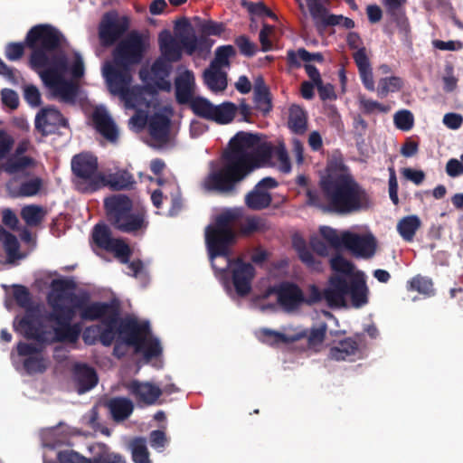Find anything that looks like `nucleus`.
Returning a JSON list of instances; mask_svg holds the SVG:
<instances>
[{"mask_svg":"<svg viewBox=\"0 0 463 463\" xmlns=\"http://www.w3.org/2000/svg\"><path fill=\"white\" fill-rule=\"evenodd\" d=\"M260 135L240 131L232 137L222 155V165L212 170L202 183L207 192L234 194L237 185L249 175L250 153L260 142Z\"/></svg>","mask_w":463,"mask_h":463,"instance_id":"nucleus-1","label":"nucleus"},{"mask_svg":"<svg viewBox=\"0 0 463 463\" xmlns=\"http://www.w3.org/2000/svg\"><path fill=\"white\" fill-rule=\"evenodd\" d=\"M32 50L30 65L33 69L50 65L39 75L43 84L49 89L52 98H58L66 103L74 102L78 94V85L72 80H66L64 75L70 72L73 79H80L84 75V62L80 54L74 53L73 62L70 66L67 55L63 52L50 59L47 51L38 47Z\"/></svg>","mask_w":463,"mask_h":463,"instance_id":"nucleus-2","label":"nucleus"},{"mask_svg":"<svg viewBox=\"0 0 463 463\" xmlns=\"http://www.w3.org/2000/svg\"><path fill=\"white\" fill-rule=\"evenodd\" d=\"M322 197L317 191L307 192V203L324 212L346 215L359 211L366 196L364 189L344 173H328L319 182Z\"/></svg>","mask_w":463,"mask_h":463,"instance_id":"nucleus-3","label":"nucleus"},{"mask_svg":"<svg viewBox=\"0 0 463 463\" xmlns=\"http://www.w3.org/2000/svg\"><path fill=\"white\" fill-rule=\"evenodd\" d=\"M109 223L118 231L134 236L143 234L147 226L146 212L134 210L131 199L126 194H114L104 200Z\"/></svg>","mask_w":463,"mask_h":463,"instance_id":"nucleus-4","label":"nucleus"},{"mask_svg":"<svg viewBox=\"0 0 463 463\" xmlns=\"http://www.w3.org/2000/svg\"><path fill=\"white\" fill-rule=\"evenodd\" d=\"M326 293L327 306L331 308L345 307L346 296H350L352 305L356 308L368 302V288L362 271L354 274L349 281L342 275L331 276Z\"/></svg>","mask_w":463,"mask_h":463,"instance_id":"nucleus-5","label":"nucleus"},{"mask_svg":"<svg viewBox=\"0 0 463 463\" xmlns=\"http://www.w3.org/2000/svg\"><path fill=\"white\" fill-rule=\"evenodd\" d=\"M240 214L236 211H226L219 214L213 225L205 230V242L212 266L216 257H228L230 247L235 242L236 232L232 227Z\"/></svg>","mask_w":463,"mask_h":463,"instance_id":"nucleus-6","label":"nucleus"},{"mask_svg":"<svg viewBox=\"0 0 463 463\" xmlns=\"http://www.w3.org/2000/svg\"><path fill=\"white\" fill-rule=\"evenodd\" d=\"M74 299V312H80V317L83 321L100 320L102 325H117L122 319L120 317V304L114 299L110 302L90 301L87 292L80 295H72Z\"/></svg>","mask_w":463,"mask_h":463,"instance_id":"nucleus-7","label":"nucleus"},{"mask_svg":"<svg viewBox=\"0 0 463 463\" xmlns=\"http://www.w3.org/2000/svg\"><path fill=\"white\" fill-rule=\"evenodd\" d=\"M148 330L149 323L147 321L139 322L133 317L121 319L116 328L118 338L114 345L113 354L118 358H122L127 354L129 346L134 347L136 354H140Z\"/></svg>","mask_w":463,"mask_h":463,"instance_id":"nucleus-8","label":"nucleus"},{"mask_svg":"<svg viewBox=\"0 0 463 463\" xmlns=\"http://www.w3.org/2000/svg\"><path fill=\"white\" fill-rule=\"evenodd\" d=\"M103 76L106 80L108 89L112 95L120 96L126 104L134 107L131 103L136 99V93L130 90L132 81L131 67L127 65H118L114 62H107L102 69Z\"/></svg>","mask_w":463,"mask_h":463,"instance_id":"nucleus-9","label":"nucleus"},{"mask_svg":"<svg viewBox=\"0 0 463 463\" xmlns=\"http://www.w3.org/2000/svg\"><path fill=\"white\" fill-rule=\"evenodd\" d=\"M193 113L201 118L213 121L220 125L231 123L237 114V105L231 101L220 105L213 104L203 97H195L189 104Z\"/></svg>","mask_w":463,"mask_h":463,"instance_id":"nucleus-10","label":"nucleus"},{"mask_svg":"<svg viewBox=\"0 0 463 463\" xmlns=\"http://www.w3.org/2000/svg\"><path fill=\"white\" fill-rule=\"evenodd\" d=\"M98 158L89 153H80L71 159L73 175L88 183L87 190L95 192L102 187L104 175L98 172Z\"/></svg>","mask_w":463,"mask_h":463,"instance_id":"nucleus-11","label":"nucleus"},{"mask_svg":"<svg viewBox=\"0 0 463 463\" xmlns=\"http://www.w3.org/2000/svg\"><path fill=\"white\" fill-rule=\"evenodd\" d=\"M144 52L145 44L141 34L132 32L114 49L113 61L118 65L131 67L141 62Z\"/></svg>","mask_w":463,"mask_h":463,"instance_id":"nucleus-12","label":"nucleus"},{"mask_svg":"<svg viewBox=\"0 0 463 463\" xmlns=\"http://www.w3.org/2000/svg\"><path fill=\"white\" fill-rule=\"evenodd\" d=\"M346 43L351 50H355L353 53V59L357 66L359 76L364 88L369 91H374L375 83L370 59L366 48L363 46L359 33L350 32L347 34Z\"/></svg>","mask_w":463,"mask_h":463,"instance_id":"nucleus-13","label":"nucleus"},{"mask_svg":"<svg viewBox=\"0 0 463 463\" xmlns=\"http://www.w3.org/2000/svg\"><path fill=\"white\" fill-rule=\"evenodd\" d=\"M92 239L95 244L107 251L113 252L122 263H128L132 250L122 239H115L106 224L98 223L94 226Z\"/></svg>","mask_w":463,"mask_h":463,"instance_id":"nucleus-14","label":"nucleus"},{"mask_svg":"<svg viewBox=\"0 0 463 463\" xmlns=\"http://www.w3.org/2000/svg\"><path fill=\"white\" fill-rule=\"evenodd\" d=\"M74 317V309H68L61 313H49L48 320L56 325L53 327L54 340L56 342L74 344L79 340L81 326L80 323L71 324Z\"/></svg>","mask_w":463,"mask_h":463,"instance_id":"nucleus-15","label":"nucleus"},{"mask_svg":"<svg viewBox=\"0 0 463 463\" xmlns=\"http://www.w3.org/2000/svg\"><path fill=\"white\" fill-rule=\"evenodd\" d=\"M61 40L62 34L50 24L35 25L28 31L25 36L27 47L30 49L38 47L49 52L57 50Z\"/></svg>","mask_w":463,"mask_h":463,"instance_id":"nucleus-16","label":"nucleus"},{"mask_svg":"<svg viewBox=\"0 0 463 463\" xmlns=\"http://www.w3.org/2000/svg\"><path fill=\"white\" fill-rule=\"evenodd\" d=\"M128 17H119L116 12L106 13L99 25V38L102 46H112L128 31Z\"/></svg>","mask_w":463,"mask_h":463,"instance_id":"nucleus-17","label":"nucleus"},{"mask_svg":"<svg viewBox=\"0 0 463 463\" xmlns=\"http://www.w3.org/2000/svg\"><path fill=\"white\" fill-rule=\"evenodd\" d=\"M75 283L71 279H58L51 283V292L47 297V303L52 308L51 312H65L68 309H74V293L68 292L73 289Z\"/></svg>","mask_w":463,"mask_h":463,"instance_id":"nucleus-18","label":"nucleus"},{"mask_svg":"<svg viewBox=\"0 0 463 463\" xmlns=\"http://www.w3.org/2000/svg\"><path fill=\"white\" fill-rule=\"evenodd\" d=\"M363 335L345 337L328 349L327 358L336 362H354L364 357Z\"/></svg>","mask_w":463,"mask_h":463,"instance_id":"nucleus-19","label":"nucleus"},{"mask_svg":"<svg viewBox=\"0 0 463 463\" xmlns=\"http://www.w3.org/2000/svg\"><path fill=\"white\" fill-rule=\"evenodd\" d=\"M229 267L236 294L241 298L250 295L252 289V280L256 274L253 265L243 261L241 258H237L229 260Z\"/></svg>","mask_w":463,"mask_h":463,"instance_id":"nucleus-20","label":"nucleus"},{"mask_svg":"<svg viewBox=\"0 0 463 463\" xmlns=\"http://www.w3.org/2000/svg\"><path fill=\"white\" fill-rule=\"evenodd\" d=\"M344 247L357 258L371 259L375 254L377 242L371 233L361 235L345 231L344 232Z\"/></svg>","mask_w":463,"mask_h":463,"instance_id":"nucleus-21","label":"nucleus"},{"mask_svg":"<svg viewBox=\"0 0 463 463\" xmlns=\"http://www.w3.org/2000/svg\"><path fill=\"white\" fill-rule=\"evenodd\" d=\"M68 120L63 115L54 108H43L35 117V129L43 137H47L56 133L61 128L68 127Z\"/></svg>","mask_w":463,"mask_h":463,"instance_id":"nucleus-22","label":"nucleus"},{"mask_svg":"<svg viewBox=\"0 0 463 463\" xmlns=\"http://www.w3.org/2000/svg\"><path fill=\"white\" fill-rule=\"evenodd\" d=\"M269 292L277 295L279 304L287 311L296 310L303 304L304 294L295 283L282 282L269 288Z\"/></svg>","mask_w":463,"mask_h":463,"instance_id":"nucleus-23","label":"nucleus"},{"mask_svg":"<svg viewBox=\"0 0 463 463\" xmlns=\"http://www.w3.org/2000/svg\"><path fill=\"white\" fill-rule=\"evenodd\" d=\"M126 388L137 403L145 405L155 404L163 393L159 386L148 382L142 383L138 380L130 381L126 384Z\"/></svg>","mask_w":463,"mask_h":463,"instance_id":"nucleus-24","label":"nucleus"},{"mask_svg":"<svg viewBox=\"0 0 463 463\" xmlns=\"http://www.w3.org/2000/svg\"><path fill=\"white\" fill-rule=\"evenodd\" d=\"M117 325L97 324L87 326L82 333V339L88 345L99 342L104 346H110L116 339Z\"/></svg>","mask_w":463,"mask_h":463,"instance_id":"nucleus-25","label":"nucleus"},{"mask_svg":"<svg viewBox=\"0 0 463 463\" xmlns=\"http://www.w3.org/2000/svg\"><path fill=\"white\" fill-rule=\"evenodd\" d=\"M175 99L180 105H189L194 97V76L191 71H185L175 80Z\"/></svg>","mask_w":463,"mask_h":463,"instance_id":"nucleus-26","label":"nucleus"},{"mask_svg":"<svg viewBox=\"0 0 463 463\" xmlns=\"http://www.w3.org/2000/svg\"><path fill=\"white\" fill-rule=\"evenodd\" d=\"M406 4L407 0H383L386 14L403 33L410 30V24L406 15Z\"/></svg>","mask_w":463,"mask_h":463,"instance_id":"nucleus-27","label":"nucleus"},{"mask_svg":"<svg viewBox=\"0 0 463 463\" xmlns=\"http://www.w3.org/2000/svg\"><path fill=\"white\" fill-rule=\"evenodd\" d=\"M92 121L97 131L107 140L111 143L118 141V130L106 110L95 109L92 113Z\"/></svg>","mask_w":463,"mask_h":463,"instance_id":"nucleus-28","label":"nucleus"},{"mask_svg":"<svg viewBox=\"0 0 463 463\" xmlns=\"http://www.w3.org/2000/svg\"><path fill=\"white\" fill-rule=\"evenodd\" d=\"M172 70L171 62L163 58H157L153 62L150 68L151 80L158 90L167 92L171 90L172 85L168 78Z\"/></svg>","mask_w":463,"mask_h":463,"instance_id":"nucleus-29","label":"nucleus"},{"mask_svg":"<svg viewBox=\"0 0 463 463\" xmlns=\"http://www.w3.org/2000/svg\"><path fill=\"white\" fill-rule=\"evenodd\" d=\"M203 79L207 88L214 93L222 92L228 85L227 72L221 69L208 66L203 73Z\"/></svg>","mask_w":463,"mask_h":463,"instance_id":"nucleus-30","label":"nucleus"},{"mask_svg":"<svg viewBox=\"0 0 463 463\" xmlns=\"http://www.w3.org/2000/svg\"><path fill=\"white\" fill-rule=\"evenodd\" d=\"M74 379L80 393L90 391L98 383V376L95 370L87 364L75 365Z\"/></svg>","mask_w":463,"mask_h":463,"instance_id":"nucleus-31","label":"nucleus"},{"mask_svg":"<svg viewBox=\"0 0 463 463\" xmlns=\"http://www.w3.org/2000/svg\"><path fill=\"white\" fill-rule=\"evenodd\" d=\"M170 119L162 113H155L148 121V131L151 137L159 142H165L168 138Z\"/></svg>","mask_w":463,"mask_h":463,"instance_id":"nucleus-32","label":"nucleus"},{"mask_svg":"<svg viewBox=\"0 0 463 463\" xmlns=\"http://www.w3.org/2000/svg\"><path fill=\"white\" fill-rule=\"evenodd\" d=\"M275 147L268 142H260L250 153L249 174L261 165L268 164L273 157Z\"/></svg>","mask_w":463,"mask_h":463,"instance_id":"nucleus-33","label":"nucleus"},{"mask_svg":"<svg viewBox=\"0 0 463 463\" xmlns=\"http://www.w3.org/2000/svg\"><path fill=\"white\" fill-rule=\"evenodd\" d=\"M107 407L115 421L125 420L131 415L134 410L133 402L125 397L110 399L107 403Z\"/></svg>","mask_w":463,"mask_h":463,"instance_id":"nucleus-34","label":"nucleus"},{"mask_svg":"<svg viewBox=\"0 0 463 463\" xmlns=\"http://www.w3.org/2000/svg\"><path fill=\"white\" fill-rule=\"evenodd\" d=\"M310 62L312 61L322 63L324 56L321 52H309L305 48H299L298 51L288 50L287 52V62L290 68H300L301 62Z\"/></svg>","mask_w":463,"mask_h":463,"instance_id":"nucleus-35","label":"nucleus"},{"mask_svg":"<svg viewBox=\"0 0 463 463\" xmlns=\"http://www.w3.org/2000/svg\"><path fill=\"white\" fill-rule=\"evenodd\" d=\"M104 184L102 187L109 186L112 191L128 190L133 187L135 184L134 177L127 171L104 175Z\"/></svg>","mask_w":463,"mask_h":463,"instance_id":"nucleus-36","label":"nucleus"},{"mask_svg":"<svg viewBox=\"0 0 463 463\" xmlns=\"http://www.w3.org/2000/svg\"><path fill=\"white\" fill-rule=\"evenodd\" d=\"M272 202L271 194L267 191H261L257 186L249 192L245 196V204L254 211H260L268 208Z\"/></svg>","mask_w":463,"mask_h":463,"instance_id":"nucleus-37","label":"nucleus"},{"mask_svg":"<svg viewBox=\"0 0 463 463\" xmlns=\"http://www.w3.org/2000/svg\"><path fill=\"white\" fill-rule=\"evenodd\" d=\"M420 225V219L417 215H409L399 221L397 231L404 241H412Z\"/></svg>","mask_w":463,"mask_h":463,"instance_id":"nucleus-38","label":"nucleus"},{"mask_svg":"<svg viewBox=\"0 0 463 463\" xmlns=\"http://www.w3.org/2000/svg\"><path fill=\"white\" fill-rule=\"evenodd\" d=\"M294 247L298 252L299 260L307 269L317 272L324 269L322 261L313 255L312 251L307 247L304 241H301L299 243L295 242Z\"/></svg>","mask_w":463,"mask_h":463,"instance_id":"nucleus-39","label":"nucleus"},{"mask_svg":"<svg viewBox=\"0 0 463 463\" xmlns=\"http://www.w3.org/2000/svg\"><path fill=\"white\" fill-rule=\"evenodd\" d=\"M288 125L296 134H303L307 130V115L299 106L292 105L289 108Z\"/></svg>","mask_w":463,"mask_h":463,"instance_id":"nucleus-40","label":"nucleus"},{"mask_svg":"<svg viewBox=\"0 0 463 463\" xmlns=\"http://www.w3.org/2000/svg\"><path fill=\"white\" fill-rule=\"evenodd\" d=\"M235 55L236 50L232 45L219 46L215 50L214 58L210 62V66H212L213 69L215 67L221 70H222V68H230V59Z\"/></svg>","mask_w":463,"mask_h":463,"instance_id":"nucleus-41","label":"nucleus"},{"mask_svg":"<svg viewBox=\"0 0 463 463\" xmlns=\"http://www.w3.org/2000/svg\"><path fill=\"white\" fill-rule=\"evenodd\" d=\"M20 214L28 226L35 227L43 221L46 211L40 205L30 204L23 207Z\"/></svg>","mask_w":463,"mask_h":463,"instance_id":"nucleus-42","label":"nucleus"},{"mask_svg":"<svg viewBox=\"0 0 463 463\" xmlns=\"http://www.w3.org/2000/svg\"><path fill=\"white\" fill-rule=\"evenodd\" d=\"M260 340L269 345H277L279 344L284 343L288 344L292 343L298 339H299L301 336H303L302 334L298 335V336L289 337L287 335L271 330L269 328H262L260 331Z\"/></svg>","mask_w":463,"mask_h":463,"instance_id":"nucleus-43","label":"nucleus"},{"mask_svg":"<svg viewBox=\"0 0 463 463\" xmlns=\"http://www.w3.org/2000/svg\"><path fill=\"white\" fill-rule=\"evenodd\" d=\"M407 289L409 291H417L427 297L433 296L435 292L432 280L420 274L414 276L407 282Z\"/></svg>","mask_w":463,"mask_h":463,"instance_id":"nucleus-44","label":"nucleus"},{"mask_svg":"<svg viewBox=\"0 0 463 463\" xmlns=\"http://www.w3.org/2000/svg\"><path fill=\"white\" fill-rule=\"evenodd\" d=\"M269 229L267 220L260 216H248L241 224L240 231L242 235L249 236L255 232H265Z\"/></svg>","mask_w":463,"mask_h":463,"instance_id":"nucleus-45","label":"nucleus"},{"mask_svg":"<svg viewBox=\"0 0 463 463\" xmlns=\"http://www.w3.org/2000/svg\"><path fill=\"white\" fill-rule=\"evenodd\" d=\"M403 87V80L397 76L382 78L378 82L377 95L385 98L389 92L400 91Z\"/></svg>","mask_w":463,"mask_h":463,"instance_id":"nucleus-46","label":"nucleus"},{"mask_svg":"<svg viewBox=\"0 0 463 463\" xmlns=\"http://www.w3.org/2000/svg\"><path fill=\"white\" fill-rule=\"evenodd\" d=\"M132 459L135 463H150L146 440L136 438L131 443Z\"/></svg>","mask_w":463,"mask_h":463,"instance_id":"nucleus-47","label":"nucleus"},{"mask_svg":"<svg viewBox=\"0 0 463 463\" xmlns=\"http://www.w3.org/2000/svg\"><path fill=\"white\" fill-rule=\"evenodd\" d=\"M151 330H148V333L145 336L144 344L142 345V351L144 357L149 361L153 358L158 357L162 354V347L160 342L156 338H147L150 335Z\"/></svg>","mask_w":463,"mask_h":463,"instance_id":"nucleus-48","label":"nucleus"},{"mask_svg":"<svg viewBox=\"0 0 463 463\" xmlns=\"http://www.w3.org/2000/svg\"><path fill=\"white\" fill-rule=\"evenodd\" d=\"M60 463H99V458H86L74 450H61L57 454Z\"/></svg>","mask_w":463,"mask_h":463,"instance_id":"nucleus-49","label":"nucleus"},{"mask_svg":"<svg viewBox=\"0 0 463 463\" xmlns=\"http://www.w3.org/2000/svg\"><path fill=\"white\" fill-rule=\"evenodd\" d=\"M329 263L332 270L343 275H352L354 269V263L346 260L341 254H335L330 259Z\"/></svg>","mask_w":463,"mask_h":463,"instance_id":"nucleus-50","label":"nucleus"},{"mask_svg":"<svg viewBox=\"0 0 463 463\" xmlns=\"http://www.w3.org/2000/svg\"><path fill=\"white\" fill-rule=\"evenodd\" d=\"M23 365L28 374L43 373L47 369L45 359L38 354L26 357Z\"/></svg>","mask_w":463,"mask_h":463,"instance_id":"nucleus-51","label":"nucleus"},{"mask_svg":"<svg viewBox=\"0 0 463 463\" xmlns=\"http://www.w3.org/2000/svg\"><path fill=\"white\" fill-rule=\"evenodd\" d=\"M19 327L24 329V336L27 339H33L40 343L45 341L43 332L39 327H37L31 319L23 317L19 321Z\"/></svg>","mask_w":463,"mask_h":463,"instance_id":"nucleus-52","label":"nucleus"},{"mask_svg":"<svg viewBox=\"0 0 463 463\" xmlns=\"http://www.w3.org/2000/svg\"><path fill=\"white\" fill-rule=\"evenodd\" d=\"M254 101L259 109L263 113H269L272 109L269 91L264 85L256 86L254 90Z\"/></svg>","mask_w":463,"mask_h":463,"instance_id":"nucleus-53","label":"nucleus"},{"mask_svg":"<svg viewBox=\"0 0 463 463\" xmlns=\"http://www.w3.org/2000/svg\"><path fill=\"white\" fill-rule=\"evenodd\" d=\"M326 334V325L322 324L318 327H312L307 334V345L310 349L318 351L317 347L320 346Z\"/></svg>","mask_w":463,"mask_h":463,"instance_id":"nucleus-54","label":"nucleus"},{"mask_svg":"<svg viewBox=\"0 0 463 463\" xmlns=\"http://www.w3.org/2000/svg\"><path fill=\"white\" fill-rule=\"evenodd\" d=\"M33 165V159L30 156H18L7 161L5 170L10 174L18 173Z\"/></svg>","mask_w":463,"mask_h":463,"instance_id":"nucleus-55","label":"nucleus"},{"mask_svg":"<svg viewBox=\"0 0 463 463\" xmlns=\"http://www.w3.org/2000/svg\"><path fill=\"white\" fill-rule=\"evenodd\" d=\"M321 236L333 247H344V232L339 235L335 229L324 226L320 228Z\"/></svg>","mask_w":463,"mask_h":463,"instance_id":"nucleus-56","label":"nucleus"},{"mask_svg":"<svg viewBox=\"0 0 463 463\" xmlns=\"http://www.w3.org/2000/svg\"><path fill=\"white\" fill-rule=\"evenodd\" d=\"M393 120L396 128L403 131L411 130L414 124L412 113L406 109L396 112Z\"/></svg>","mask_w":463,"mask_h":463,"instance_id":"nucleus-57","label":"nucleus"},{"mask_svg":"<svg viewBox=\"0 0 463 463\" xmlns=\"http://www.w3.org/2000/svg\"><path fill=\"white\" fill-rule=\"evenodd\" d=\"M27 46L25 41L24 43L11 42L5 47V56L8 61H19L24 55V50Z\"/></svg>","mask_w":463,"mask_h":463,"instance_id":"nucleus-58","label":"nucleus"},{"mask_svg":"<svg viewBox=\"0 0 463 463\" xmlns=\"http://www.w3.org/2000/svg\"><path fill=\"white\" fill-rule=\"evenodd\" d=\"M326 290L327 288H326L323 291L319 289V288L314 284L310 285L308 287V292L307 296H304L303 304H306L307 306H313L319 302H321L323 299H325L327 302L326 298Z\"/></svg>","mask_w":463,"mask_h":463,"instance_id":"nucleus-59","label":"nucleus"},{"mask_svg":"<svg viewBox=\"0 0 463 463\" xmlns=\"http://www.w3.org/2000/svg\"><path fill=\"white\" fill-rule=\"evenodd\" d=\"M13 296L16 304L21 307H28L32 299L29 289L23 285H14Z\"/></svg>","mask_w":463,"mask_h":463,"instance_id":"nucleus-60","label":"nucleus"},{"mask_svg":"<svg viewBox=\"0 0 463 463\" xmlns=\"http://www.w3.org/2000/svg\"><path fill=\"white\" fill-rule=\"evenodd\" d=\"M359 103H360V107H361L362 110L365 114H373L375 111H379V112H383V113H386L389 111L388 106L383 105L378 101H375V100H373L370 99H366L364 96H361L359 98Z\"/></svg>","mask_w":463,"mask_h":463,"instance_id":"nucleus-61","label":"nucleus"},{"mask_svg":"<svg viewBox=\"0 0 463 463\" xmlns=\"http://www.w3.org/2000/svg\"><path fill=\"white\" fill-rule=\"evenodd\" d=\"M235 44L240 52L246 57H252L256 54L257 45L246 35H240L235 39Z\"/></svg>","mask_w":463,"mask_h":463,"instance_id":"nucleus-62","label":"nucleus"},{"mask_svg":"<svg viewBox=\"0 0 463 463\" xmlns=\"http://www.w3.org/2000/svg\"><path fill=\"white\" fill-rule=\"evenodd\" d=\"M200 30L207 36H221L225 31V24L213 20H204L200 25Z\"/></svg>","mask_w":463,"mask_h":463,"instance_id":"nucleus-63","label":"nucleus"},{"mask_svg":"<svg viewBox=\"0 0 463 463\" xmlns=\"http://www.w3.org/2000/svg\"><path fill=\"white\" fill-rule=\"evenodd\" d=\"M0 239L3 241L6 252L13 255L17 252L19 249V242L17 238L11 232L0 226Z\"/></svg>","mask_w":463,"mask_h":463,"instance_id":"nucleus-64","label":"nucleus"}]
</instances>
